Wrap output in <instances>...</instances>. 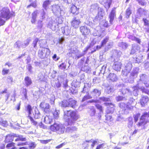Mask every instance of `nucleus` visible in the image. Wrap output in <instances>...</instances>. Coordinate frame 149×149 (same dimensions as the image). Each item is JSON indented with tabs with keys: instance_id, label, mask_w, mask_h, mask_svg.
Returning a JSON list of instances; mask_svg holds the SVG:
<instances>
[{
	"instance_id": "nucleus-1",
	"label": "nucleus",
	"mask_w": 149,
	"mask_h": 149,
	"mask_svg": "<svg viewBox=\"0 0 149 149\" xmlns=\"http://www.w3.org/2000/svg\"><path fill=\"white\" fill-rule=\"evenodd\" d=\"M15 16L14 13H10L9 9L8 8H2L0 13V26L3 25L6 20L9 19L10 17Z\"/></svg>"
},
{
	"instance_id": "nucleus-2",
	"label": "nucleus",
	"mask_w": 149,
	"mask_h": 149,
	"mask_svg": "<svg viewBox=\"0 0 149 149\" xmlns=\"http://www.w3.org/2000/svg\"><path fill=\"white\" fill-rule=\"evenodd\" d=\"M118 54L116 50L113 51V52L111 57L113 58L114 63L112 66L113 68L117 71H119L121 69L122 63L120 60H118Z\"/></svg>"
},
{
	"instance_id": "nucleus-3",
	"label": "nucleus",
	"mask_w": 149,
	"mask_h": 149,
	"mask_svg": "<svg viewBox=\"0 0 149 149\" xmlns=\"http://www.w3.org/2000/svg\"><path fill=\"white\" fill-rule=\"evenodd\" d=\"M74 112L71 110L64 111L63 118L69 125H74Z\"/></svg>"
},
{
	"instance_id": "nucleus-4",
	"label": "nucleus",
	"mask_w": 149,
	"mask_h": 149,
	"mask_svg": "<svg viewBox=\"0 0 149 149\" xmlns=\"http://www.w3.org/2000/svg\"><path fill=\"white\" fill-rule=\"evenodd\" d=\"M137 88L140 89L137 86V85L131 88V89L126 88L123 89L122 90V92L123 94H127V95L131 96L133 94L135 96H137L138 95Z\"/></svg>"
},
{
	"instance_id": "nucleus-5",
	"label": "nucleus",
	"mask_w": 149,
	"mask_h": 149,
	"mask_svg": "<svg viewBox=\"0 0 149 149\" xmlns=\"http://www.w3.org/2000/svg\"><path fill=\"white\" fill-rule=\"evenodd\" d=\"M50 50L47 48H42L38 52V56L41 58H47L50 54Z\"/></svg>"
},
{
	"instance_id": "nucleus-6",
	"label": "nucleus",
	"mask_w": 149,
	"mask_h": 149,
	"mask_svg": "<svg viewBox=\"0 0 149 149\" xmlns=\"http://www.w3.org/2000/svg\"><path fill=\"white\" fill-rule=\"evenodd\" d=\"M149 117V112H145L143 113L140 120L139 122L138 123L139 126H144L146 123L147 121V118Z\"/></svg>"
},
{
	"instance_id": "nucleus-7",
	"label": "nucleus",
	"mask_w": 149,
	"mask_h": 149,
	"mask_svg": "<svg viewBox=\"0 0 149 149\" xmlns=\"http://www.w3.org/2000/svg\"><path fill=\"white\" fill-rule=\"evenodd\" d=\"M74 100L72 99H70L69 101L64 100L59 103V105L62 107H66L70 106L74 108Z\"/></svg>"
},
{
	"instance_id": "nucleus-8",
	"label": "nucleus",
	"mask_w": 149,
	"mask_h": 149,
	"mask_svg": "<svg viewBox=\"0 0 149 149\" xmlns=\"http://www.w3.org/2000/svg\"><path fill=\"white\" fill-rule=\"evenodd\" d=\"M140 77L139 80L137 81V86L138 88H140V86H142L141 85L144 84V82H145L149 79L148 77L144 74L140 75Z\"/></svg>"
},
{
	"instance_id": "nucleus-9",
	"label": "nucleus",
	"mask_w": 149,
	"mask_h": 149,
	"mask_svg": "<svg viewBox=\"0 0 149 149\" xmlns=\"http://www.w3.org/2000/svg\"><path fill=\"white\" fill-rule=\"evenodd\" d=\"M96 43V41L95 39H93L91 41L90 43V44L88 46H87L85 48L84 52H83L81 53L79 55H78L77 56V59H78L81 57L83 56L86 53V52L88 51V49L92 47L93 45H94Z\"/></svg>"
},
{
	"instance_id": "nucleus-10",
	"label": "nucleus",
	"mask_w": 149,
	"mask_h": 149,
	"mask_svg": "<svg viewBox=\"0 0 149 149\" xmlns=\"http://www.w3.org/2000/svg\"><path fill=\"white\" fill-rule=\"evenodd\" d=\"M57 22L55 21L51 20L49 23L47 27L53 31H56L58 28Z\"/></svg>"
},
{
	"instance_id": "nucleus-11",
	"label": "nucleus",
	"mask_w": 149,
	"mask_h": 149,
	"mask_svg": "<svg viewBox=\"0 0 149 149\" xmlns=\"http://www.w3.org/2000/svg\"><path fill=\"white\" fill-rule=\"evenodd\" d=\"M148 11L141 8H139L136 13V17L140 19L141 17L146 16L147 15Z\"/></svg>"
},
{
	"instance_id": "nucleus-12",
	"label": "nucleus",
	"mask_w": 149,
	"mask_h": 149,
	"mask_svg": "<svg viewBox=\"0 0 149 149\" xmlns=\"http://www.w3.org/2000/svg\"><path fill=\"white\" fill-rule=\"evenodd\" d=\"M104 104L107 106L106 112L107 113H112L114 111V104L111 103H105Z\"/></svg>"
},
{
	"instance_id": "nucleus-13",
	"label": "nucleus",
	"mask_w": 149,
	"mask_h": 149,
	"mask_svg": "<svg viewBox=\"0 0 149 149\" xmlns=\"http://www.w3.org/2000/svg\"><path fill=\"white\" fill-rule=\"evenodd\" d=\"M40 107L43 109L45 112L48 113L49 112V104L45 102H42L40 103Z\"/></svg>"
},
{
	"instance_id": "nucleus-14",
	"label": "nucleus",
	"mask_w": 149,
	"mask_h": 149,
	"mask_svg": "<svg viewBox=\"0 0 149 149\" xmlns=\"http://www.w3.org/2000/svg\"><path fill=\"white\" fill-rule=\"evenodd\" d=\"M52 10L54 14H60L61 11L60 6L58 5H53L52 6Z\"/></svg>"
},
{
	"instance_id": "nucleus-15",
	"label": "nucleus",
	"mask_w": 149,
	"mask_h": 149,
	"mask_svg": "<svg viewBox=\"0 0 149 149\" xmlns=\"http://www.w3.org/2000/svg\"><path fill=\"white\" fill-rule=\"evenodd\" d=\"M14 134H11L7 135L5 138V142L6 143L11 142L14 140H15V137L14 136Z\"/></svg>"
},
{
	"instance_id": "nucleus-16",
	"label": "nucleus",
	"mask_w": 149,
	"mask_h": 149,
	"mask_svg": "<svg viewBox=\"0 0 149 149\" xmlns=\"http://www.w3.org/2000/svg\"><path fill=\"white\" fill-rule=\"evenodd\" d=\"M119 107L123 110H125L127 108L130 110L132 109L133 107L131 105H129L126 103L123 102L120 103L119 105Z\"/></svg>"
},
{
	"instance_id": "nucleus-17",
	"label": "nucleus",
	"mask_w": 149,
	"mask_h": 149,
	"mask_svg": "<svg viewBox=\"0 0 149 149\" xmlns=\"http://www.w3.org/2000/svg\"><path fill=\"white\" fill-rule=\"evenodd\" d=\"M92 143V144L91 145V148L93 149L95 144H98V139H96L94 140L93 139H91L89 141H86V143H86L87 145L86 146L87 148L89 146V145L88 144V143Z\"/></svg>"
},
{
	"instance_id": "nucleus-18",
	"label": "nucleus",
	"mask_w": 149,
	"mask_h": 149,
	"mask_svg": "<svg viewBox=\"0 0 149 149\" xmlns=\"http://www.w3.org/2000/svg\"><path fill=\"white\" fill-rule=\"evenodd\" d=\"M139 67H136L133 68L130 73L132 76H133L136 78L137 77L139 74Z\"/></svg>"
},
{
	"instance_id": "nucleus-19",
	"label": "nucleus",
	"mask_w": 149,
	"mask_h": 149,
	"mask_svg": "<svg viewBox=\"0 0 149 149\" xmlns=\"http://www.w3.org/2000/svg\"><path fill=\"white\" fill-rule=\"evenodd\" d=\"M61 29L63 33L65 35H68L70 33V29L68 26L62 27Z\"/></svg>"
},
{
	"instance_id": "nucleus-20",
	"label": "nucleus",
	"mask_w": 149,
	"mask_h": 149,
	"mask_svg": "<svg viewBox=\"0 0 149 149\" xmlns=\"http://www.w3.org/2000/svg\"><path fill=\"white\" fill-rule=\"evenodd\" d=\"M80 30L83 35H86L90 33V30L86 26H81L80 27Z\"/></svg>"
},
{
	"instance_id": "nucleus-21",
	"label": "nucleus",
	"mask_w": 149,
	"mask_h": 149,
	"mask_svg": "<svg viewBox=\"0 0 149 149\" xmlns=\"http://www.w3.org/2000/svg\"><path fill=\"white\" fill-rule=\"evenodd\" d=\"M50 116H46L42 119V120L46 124H52L53 122V120Z\"/></svg>"
},
{
	"instance_id": "nucleus-22",
	"label": "nucleus",
	"mask_w": 149,
	"mask_h": 149,
	"mask_svg": "<svg viewBox=\"0 0 149 149\" xmlns=\"http://www.w3.org/2000/svg\"><path fill=\"white\" fill-rule=\"evenodd\" d=\"M140 49L139 46L136 44H133L132 45V48L130 54H133L135 53Z\"/></svg>"
},
{
	"instance_id": "nucleus-23",
	"label": "nucleus",
	"mask_w": 149,
	"mask_h": 149,
	"mask_svg": "<svg viewBox=\"0 0 149 149\" xmlns=\"http://www.w3.org/2000/svg\"><path fill=\"white\" fill-rule=\"evenodd\" d=\"M14 136H15V142L21 141H26V139L25 137L21 135H19L15 134H14Z\"/></svg>"
},
{
	"instance_id": "nucleus-24",
	"label": "nucleus",
	"mask_w": 149,
	"mask_h": 149,
	"mask_svg": "<svg viewBox=\"0 0 149 149\" xmlns=\"http://www.w3.org/2000/svg\"><path fill=\"white\" fill-rule=\"evenodd\" d=\"M107 79L108 80L113 82L116 81L118 79L116 75L113 73H110L107 77Z\"/></svg>"
},
{
	"instance_id": "nucleus-25",
	"label": "nucleus",
	"mask_w": 149,
	"mask_h": 149,
	"mask_svg": "<svg viewBox=\"0 0 149 149\" xmlns=\"http://www.w3.org/2000/svg\"><path fill=\"white\" fill-rule=\"evenodd\" d=\"M14 47L18 49H20V48H25V46L24 45V43L23 42L20 41H17L14 44Z\"/></svg>"
},
{
	"instance_id": "nucleus-26",
	"label": "nucleus",
	"mask_w": 149,
	"mask_h": 149,
	"mask_svg": "<svg viewBox=\"0 0 149 149\" xmlns=\"http://www.w3.org/2000/svg\"><path fill=\"white\" fill-rule=\"evenodd\" d=\"M124 65V69L129 71H130L132 67V63L131 62L128 61H125Z\"/></svg>"
},
{
	"instance_id": "nucleus-27",
	"label": "nucleus",
	"mask_w": 149,
	"mask_h": 149,
	"mask_svg": "<svg viewBox=\"0 0 149 149\" xmlns=\"http://www.w3.org/2000/svg\"><path fill=\"white\" fill-rule=\"evenodd\" d=\"M39 13V11L38 10H36L32 13V19L31 20L32 23H34L36 22V17Z\"/></svg>"
},
{
	"instance_id": "nucleus-28",
	"label": "nucleus",
	"mask_w": 149,
	"mask_h": 149,
	"mask_svg": "<svg viewBox=\"0 0 149 149\" xmlns=\"http://www.w3.org/2000/svg\"><path fill=\"white\" fill-rule=\"evenodd\" d=\"M60 124L57 123H54V124L51 125L50 128L51 130L53 131L56 132L57 133V131L59 128Z\"/></svg>"
},
{
	"instance_id": "nucleus-29",
	"label": "nucleus",
	"mask_w": 149,
	"mask_h": 149,
	"mask_svg": "<svg viewBox=\"0 0 149 149\" xmlns=\"http://www.w3.org/2000/svg\"><path fill=\"white\" fill-rule=\"evenodd\" d=\"M116 11L115 9H113L109 15V18L110 19L109 22L110 23L112 24L113 20L114 17L115 16Z\"/></svg>"
},
{
	"instance_id": "nucleus-30",
	"label": "nucleus",
	"mask_w": 149,
	"mask_h": 149,
	"mask_svg": "<svg viewBox=\"0 0 149 149\" xmlns=\"http://www.w3.org/2000/svg\"><path fill=\"white\" fill-rule=\"evenodd\" d=\"M148 98L147 96H143L140 99V103L142 106H143L144 104L146 103L148 101Z\"/></svg>"
},
{
	"instance_id": "nucleus-31",
	"label": "nucleus",
	"mask_w": 149,
	"mask_h": 149,
	"mask_svg": "<svg viewBox=\"0 0 149 149\" xmlns=\"http://www.w3.org/2000/svg\"><path fill=\"white\" fill-rule=\"evenodd\" d=\"M58 130L57 132V133L59 134L63 133L65 130V127L64 125L63 124H60V126H59Z\"/></svg>"
},
{
	"instance_id": "nucleus-32",
	"label": "nucleus",
	"mask_w": 149,
	"mask_h": 149,
	"mask_svg": "<svg viewBox=\"0 0 149 149\" xmlns=\"http://www.w3.org/2000/svg\"><path fill=\"white\" fill-rule=\"evenodd\" d=\"M33 115L35 118H38L40 117V114L39 111L37 108H35L34 111L33 112Z\"/></svg>"
},
{
	"instance_id": "nucleus-33",
	"label": "nucleus",
	"mask_w": 149,
	"mask_h": 149,
	"mask_svg": "<svg viewBox=\"0 0 149 149\" xmlns=\"http://www.w3.org/2000/svg\"><path fill=\"white\" fill-rule=\"evenodd\" d=\"M128 38L129 39L131 40H132L135 41L138 43L140 44L141 42L139 38H136L132 35H129Z\"/></svg>"
},
{
	"instance_id": "nucleus-34",
	"label": "nucleus",
	"mask_w": 149,
	"mask_h": 149,
	"mask_svg": "<svg viewBox=\"0 0 149 149\" xmlns=\"http://www.w3.org/2000/svg\"><path fill=\"white\" fill-rule=\"evenodd\" d=\"M118 46L123 49L125 50L128 47V45L125 42H121L118 43Z\"/></svg>"
},
{
	"instance_id": "nucleus-35",
	"label": "nucleus",
	"mask_w": 149,
	"mask_h": 149,
	"mask_svg": "<svg viewBox=\"0 0 149 149\" xmlns=\"http://www.w3.org/2000/svg\"><path fill=\"white\" fill-rule=\"evenodd\" d=\"M25 83L26 86H28L32 83L31 79L28 77H26L24 79Z\"/></svg>"
},
{
	"instance_id": "nucleus-36",
	"label": "nucleus",
	"mask_w": 149,
	"mask_h": 149,
	"mask_svg": "<svg viewBox=\"0 0 149 149\" xmlns=\"http://www.w3.org/2000/svg\"><path fill=\"white\" fill-rule=\"evenodd\" d=\"M38 44L40 47H44L47 44V41L45 40H40L39 41Z\"/></svg>"
},
{
	"instance_id": "nucleus-37",
	"label": "nucleus",
	"mask_w": 149,
	"mask_h": 149,
	"mask_svg": "<svg viewBox=\"0 0 149 149\" xmlns=\"http://www.w3.org/2000/svg\"><path fill=\"white\" fill-rule=\"evenodd\" d=\"M91 94L94 96H99L101 94V92L97 89H95L91 92Z\"/></svg>"
},
{
	"instance_id": "nucleus-38",
	"label": "nucleus",
	"mask_w": 149,
	"mask_h": 149,
	"mask_svg": "<svg viewBox=\"0 0 149 149\" xmlns=\"http://www.w3.org/2000/svg\"><path fill=\"white\" fill-rule=\"evenodd\" d=\"M98 15L100 16V17L102 18L104 15V10L101 8H98Z\"/></svg>"
},
{
	"instance_id": "nucleus-39",
	"label": "nucleus",
	"mask_w": 149,
	"mask_h": 149,
	"mask_svg": "<svg viewBox=\"0 0 149 149\" xmlns=\"http://www.w3.org/2000/svg\"><path fill=\"white\" fill-rule=\"evenodd\" d=\"M143 56L141 54L139 55L136 58V63H141L143 61Z\"/></svg>"
},
{
	"instance_id": "nucleus-40",
	"label": "nucleus",
	"mask_w": 149,
	"mask_h": 149,
	"mask_svg": "<svg viewBox=\"0 0 149 149\" xmlns=\"http://www.w3.org/2000/svg\"><path fill=\"white\" fill-rule=\"evenodd\" d=\"M0 125L4 127L8 125L7 122L2 118H0Z\"/></svg>"
},
{
	"instance_id": "nucleus-41",
	"label": "nucleus",
	"mask_w": 149,
	"mask_h": 149,
	"mask_svg": "<svg viewBox=\"0 0 149 149\" xmlns=\"http://www.w3.org/2000/svg\"><path fill=\"white\" fill-rule=\"evenodd\" d=\"M51 1L49 0H46L45 1L42 5L43 7L45 9V10H46L47 7L51 4Z\"/></svg>"
},
{
	"instance_id": "nucleus-42",
	"label": "nucleus",
	"mask_w": 149,
	"mask_h": 149,
	"mask_svg": "<svg viewBox=\"0 0 149 149\" xmlns=\"http://www.w3.org/2000/svg\"><path fill=\"white\" fill-rule=\"evenodd\" d=\"M90 109L89 113L90 116H95L96 113L95 110L93 107H91Z\"/></svg>"
},
{
	"instance_id": "nucleus-43",
	"label": "nucleus",
	"mask_w": 149,
	"mask_h": 149,
	"mask_svg": "<svg viewBox=\"0 0 149 149\" xmlns=\"http://www.w3.org/2000/svg\"><path fill=\"white\" fill-rule=\"evenodd\" d=\"M135 78V77L133 76H132L130 74L128 79L125 81V82L132 83L134 82V79Z\"/></svg>"
},
{
	"instance_id": "nucleus-44",
	"label": "nucleus",
	"mask_w": 149,
	"mask_h": 149,
	"mask_svg": "<svg viewBox=\"0 0 149 149\" xmlns=\"http://www.w3.org/2000/svg\"><path fill=\"white\" fill-rule=\"evenodd\" d=\"M59 114V111L56 109H55V111L53 113L54 117L56 119H57L58 118Z\"/></svg>"
},
{
	"instance_id": "nucleus-45",
	"label": "nucleus",
	"mask_w": 149,
	"mask_h": 149,
	"mask_svg": "<svg viewBox=\"0 0 149 149\" xmlns=\"http://www.w3.org/2000/svg\"><path fill=\"white\" fill-rule=\"evenodd\" d=\"M113 89L111 86H107L106 89H105L106 92L108 93H110L113 91Z\"/></svg>"
},
{
	"instance_id": "nucleus-46",
	"label": "nucleus",
	"mask_w": 149,
	"mask_h": 149,
	"mask_svg": "<svg viewBox=\"0 0 149 149\" xmlns=\"http://www.w3.org/2000/svg\"><path fill=\"white\" fill-rule=\"evenodd\" d=\"M45 12L44 9H42L41 10L40 18L41 19H43L45 18Z\"/></svg>"
},
{
	"instance_id": "nucleus-47",
	"label": "nucleus",
	"mask_w": 149,
	"mask_h": 149,
	"mask_svg": "<svg viewBox=\"0 0 149 149\" xmlns=\"http://www.w3.org/2000/svg\"><path fill=\"white\" fill-rule=\"evenodd\" d=\"M109 40V38L108 37H106L101 42V46H103L105 45L106 43Z\"/></svg>"
},
{
	"instance_id": "nucleus-48",
	"label": "nucleus",
	"mask_w": 149,
	"mask_h": 149,
	"mask_svg": "<svg viewBox=\"0 0 149 149\" xmlns=\"http://www.w3.org/2000/svg\"><path fill=\"white\" fill-rule=\"evenodd\" d=\"M142 91L143 93H144L149 95V90L145 88L144 87L141 86L140 88H139Z\"/></svg>"
},
{
	"instance_id": "nucleus-49",
	"label": "nucleus",
	"mask_w": 149,
	"mask_h": 149,
	"mask_svg": "<svg viewBox=\"0 0 149 149\" xmlns=\"http://www.w3.org/2000/svg\"><path fill=\"white\" fill-rule=\"evenodd\" d=\"M132 13L131 11L130 8H127L126 10L125 13V17L126 18H128Z\"/></svg>"
},
{
	"instance_id": "nucleus-50",
	"label": "nucleus",
	"mask_w": 149,
	"mask_h": 149,
	"mask_svg": "<svg viewBox=\"0 0 149 149\" xmlns=\"http://www.w3.org/2000/svg\"><path fill=\"white\" fill-rule=\"evenodd\" d=\"M130 71L124 69L122 72V75L123 77H126L129 74Z\"/></svg>"
},
{
	"instance_id": "nucleus-51",
	"label": "nucleus",
	"mask_w": 149,
	"mask_h": 149,
	"mask_svg": "<svg viewBox=\"0 0 149 149\" xmlns=\"http://www.w3.org/2000/svg\"><path fill=\"white\" fill-rule=\"evenodd\" d=\"M102 18V17H100V16L97 14L93 19V21L96 23L99 22L100 20Z\"/></svg>"
},
{
	"instance_id": "nucleus-52",
	"label": "nucleus",
	"mask_w": 149,
	"mask_h": 149,
	"mask_svg": "<svg viewBox=\"0 0 149 149\" xmlns=\"http://www.w3.org/2000/svg\"><path fill=\"white\" fill-rule=\"evenodd\" d=\"M98 8L97 3H95L93 4L91 6L90 9L91 11H93V10H96Z\"/></svg>"
},
{
	"instance_id": "nucleus-53",
	"label": "nucleus",
	"mask_w": 149,
	"mask_h": 149,
	"mask_svg": "<svg viewBox=\"0 0 149 149\" xmlns=\"http://www.w3.org/2000/svg\"><path fill=\"white\" fill-rule=\"evenodd\" d=\"M112 46V42H109L108 43L107 45L105 47V50L106 51H108V49L111 48Z\"/></svg>"
},
{
	"instance_id": "nucleus-54",
	"label": "nucleus",
	"mask_w": 149,
	"mask_h": 149,
	"mask_svg": "<svg viewBox=\"0 0 149 149\" xmlns=\"http://www.w3.org/2000/svg\"><path fill=\"white\" fill-rule=\"evenodd\" d=\"M39 41L38 39L36 38H35L33 41L32 45L34 48H36L37 47L36 46L37 43L38 41L39 42Z\"/></svg>"
},
{
	"instance_id": "nucleus-55",
	"label": "nucleus",
	"mask_w": 149,
	"mask_h": 149,
	"mask_svg": "<svg viewBox=\"0 0 149 149\" xmlns=\"http://www.w3.org/2000/svg\"><path fill=\"white\" fill-rule=\"evenodd\" d=\"M31 40V38H29L24 41V43H23L24 45L25 46V48L28 45Z\"/></svg>"
},
{
	"instance_id": "nucleus-56",
	"label": "nucleus",
	"mask_w": 149,
	"mask_h": 149,
	"mask_svg": "<svg viewBox=\"0 0 149 149\" xmlns=\"http://www.w3.org/2000/svg\"><path fill=\"white\" fill-rule=\"evenodd\" d=\"M70 56L74 57V48H71L70 50L69 55Z\"/></svg>"
},
{
	"instance_id": "nucleus-57",
	"label": "nucleus",
	"mask_w": 149,
	"mask_h": 149,
	"mask_svg": "<svg viewBox=\"0 0 149 149\" xmlns=\"http://www.w3.org/2000/svg\"><path fill=\"white\" fill-rule=\"evenodd\" d=\"M116 100L117 102H118L121 100H125L126 99L122 96H118L116 97Z\"/></svg>"
},
{
	"instance_id": "nucleus-58",
	"label": "nucleus",
	"mask_w": 149,
	"mask_h": 149,
	"mask_svg": "<svg viewBox=\"0 0 149 149\" xmlns=\"http://www.w3.org/2000/svg\"><path fill=\"white\" fill-rule=\"evenodd\" d=\"M129 122L128 123V127L129 128H131L132 127V125L133 124V122L132 120V118H129Z\"/></svg>"
},
{
	"instance_id": "nucleus-59",
	"label": "nucleus",
	"mask_w": 149,
	"mask_h": 149,
	"mask_svg": "<svg viewBox=\"0 0 149 149\" xmlns=\"http://www.w3.org/2000/svg\"><path fill=\"white\" fill-rule=\"evenodd\" d=\"M107 65H104L102 67L101 70H100V72L101 73L104 74L105 72L106 69L107 67Z\"/></svg>"
},
{
	"instance_id": "nucleus-60",
	"label": "nucleus",
	"mask_w": 149,
	"mask_h": 149,
	"mask_svg": "<svg viewBox=\"0 0 149 149\" xmlns=\"http://www.w3.org/2000/svg\"><path fill=\"white\" fill-rule=\"evenodd\" d=\"M29 145V147L31 149H33L36 146V144L35 142H32L30 143Z\"/></svg>"
},
{
	"instance_id": "nucleus-61",
	"label": "nucleus",
	"mask_w": 149,
	"mask_h": 149,
	"mask_svg": "<svg viewBox=\"0 0 149 149\" xmlns=\"http://www.w3.org/2000/svg\"><path fill=\"white\" fill-rule=\"evenodd\" d=\"M42 20H39L38 22V27L40 29L42 28L43 26L42 23Z\"/></svg>"
},
{
	"instance_id": "nucleus-62",
	"label": "nucleus",
	"mask_w": 149,
	"mask_h": 149,
	"mask_svg": "<svg viewBox=\"0 0 149 149\" xmlns=\"http://www.w3.org/2000/svg\"><path fill=\"white\" fill-rule=\"evenodd\" d=\"M100 99L104 102H107L110 101V99L109 98L105 97H101L100 98Z\"/></svg>"
},
{
	"instance_id": "nucleus-63",
	"label": "nucleus",
	"mask_w": 149,
	"mask_h": 149,
	"mask_svg": "<svg viewBox=\"0 0 149 149\" xmlns=\"http://www.w3.org/2000/svg\"><path fill=\"white\" fill-rule=\"evenodd\" d=\"M95 106L97 109H99L100 112H102L103 111L102 107L100 104H96Z\"/></svg>"
},
{
	"instance_id": "nucleus-64",
	"label": "nucleus",
	"mask_w": 149,
	"mask_h": 149,
	"mask_svg": "<svg viewBox=\"0 0 149 149\" xmlns=\"http://www.w3.org/2000/svg\"><path fill=\"white\" fill-rule=\"evenodd\" d=\"M140 116V114L139 113H137L136 115H134V120L135 122H136L138 120V118Z\"/></svg>"
}]
</instances>
